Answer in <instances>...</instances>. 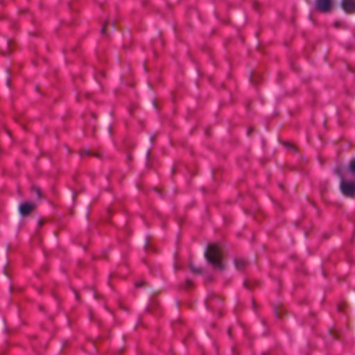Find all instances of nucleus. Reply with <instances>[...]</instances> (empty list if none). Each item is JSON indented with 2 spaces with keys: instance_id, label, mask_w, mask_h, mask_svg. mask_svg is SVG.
Wrapping results in <instances>:
<instances>
[{
  "instance_id": "obj_1",
  "label": "nucleus",
  "mask_w": 355,
  "mask_h": 355,
  "mask_svg": "<svg viewBox=\"0 0 355 355\" xmlns=\"http://www.w3.org/2000/svg\"><path fill=\"white\" fill-rule=\"evenodd\" d=\"M208 262L218 270H223L225 266L222 262V254L218 246L214 244L209 245L205 253Z\"/></svg>"
},
{
  "instance_id": "obj_2",
  "label": "nucleus",
  "mask_w": 355,
  "mask_h": 355,
  "mask_svg": "<svg viewBox=\"0 0 355 355\" xmlns=\"http://www.w3.org/2000/svg\"><path fill=\"white\" fill-rule=\"evenodd\" d=\"M343 168L341 166L337 167L335 170L336 174L340 178V187L342 193L348 197H353L355 195V182L345 181L343 176Z\"/></svg>"
},
{
  "instance_id": "obj_3",
  "label": "nucleus",
  "mask_w": 355,
  "mask_h": 355,
  "mask_svg": "<svg viewBox=\"0 0 355 355\" xmlns=\"http://www.w3.org/2000/svg\"><path fill=\"white\" fill-rule=\"evenodd\" d=\"M221 302V300L214 293L208 295L205 304L208 309H214Z\"/></svg>"
},
{
  "instance_id": "obj_4",
  "label": "nucleus",
  "mask_w": 355,
  "mask_h": 355,
  "mask_svg": "<svg viewBox=\"0 0 355 355\" xmlns=\"http://www.w3.org/2000/svg\"><path fill=\"white\" fill-rule=\"evenodd\" d=\"M315 7L322 12H329L331 7V0H315Z\"/></svg>"
},
{
  "instance_id": "obj_5",
  "label": "nucleus",
  "mask_w": 355,
  "mask_h": 355,
  "mask_svg": "<svg viewBox=\"0 0 355 355\" xmlns=\"http://www.w3.org/2000/svg\"><path fill=\"white\" fill-rule=\"evenodd\" d=\"M342 8L347 13H352L355 11V0H342Z\"/></svg>"
},
{
  "instance_id": "obj_6",
  "label": "nucleus",
  "mask_w": 355,
  "mask_h": 355,
  "mask_svg": "<svg viewBox=\"0 0 355 355\" xmlns=\"http://www.w3.org/2000/svg\"><path fill=\"white\" fill-rule=\"evenodd\" d=\"M34 209V205L28 202H24L19 206L20 214L23 216L28 215Z\"/></svg>"
},
{
  "instance_id": "obj_7",
  "label": "nucleus",
  "mask_w": 355,
  "mask_h": 355,
  "mask_svg": "<svg viewBox=\"0 0 355 355\" xmlns=\"http://www.w3.org/2000/svg\"><path fill=\"white\" fill-rule=\"evenodd\" d=\"M248 262L245 259L243 258H237L234 260V265L236 269L242 270L247 266Z\"/></svg>"
},
{
  "instance_id": "obj_8",
  "label": "nucleus",
  "mask_w": 355,
  "mask_h": 355,
  "mask_svg": "<svg viewBox=\"0 0 355 355\" xmlns=\"http://www.w3.org/2000/svg\"><path fill=\"white\" fill-rule=\"evenodd\" d=\"M7 49L6 50H2L1 51V53L3 54V55H7L10 53V51H11V42L10 40L8 41L7 42Z\"/></svg>"
},
{
  "instance_id": "obj_9",
  "label": "nucleus",
  "mask_w": 355,
  "mask_h": 355,
  "mask_svg": "<svg viewBox=\"0 0 355 355\" xmlns=\"http://www.w3.org/2000/svg\"><path fill=\"white\" fill-rule=\"evenodd\" d=\"M349 171L353 173V174H355V159H352L351 162H350V164L349 165Z\"/></svg>"
},
{
  "instance_id": "obj_10",
  "label": "nucleus",
  "mask_w": 355,
  "mask_h": 355,
  "mask_svg": "<svg viewBox=\"0 0 355 355\" xmlns=\"http://www.w3.org/2000/svg\"><path fill=\"white\" fill-rule=\"evenodd\" d=\"M189 267H190V269L191 270V271L195 273H200L201 272V269L194 267L191 263H190Z\"/></svg>"
},
{
  "instance_id": "obj_11",
  "label": "nucleus",
  "mask_w": 355,
  "mask_h": 355,
  "mask_svg": "<svg viewBox=\"0 0 355 355\" xmlns=\"http://www.w3.org/2000/svg\"><path fill=\"white\" fill-rule=\"evenodd\" d=\"M33 191H35V193H36L37 196L39 198H40V197H41V191H40V189H39V188H37V187H34V188H33Z\"/></svg>"
},
{
  "instance_id": "obj_12",
  "label": "nucleus",
  "mask_w": 355,
  "mask_h": 355,
  "mask_svg": "<svg viewBox=\"0 0 355 355\" xmlns=\"http://www.w3.org/2000/svg\"><path fill=\"white\" fill-rule=\"evenodd\" d=\"M108 22L107 21L105 24H104L101 28V33L104 34L106 31V26L107 25Z\"/></svg>"
},
{
  "instance_id": "obj_13",
  "label": "nucleus",
  "mask_w": 355,
  "mask_h": 355,
  "mask_svg": "<svg viewBox=\"0 0 355 355\" xmlns=\"http://www.w3.org/2000/svg\"><path fill=\"white\" fill-rule=\"evenodd\" d=\"M81 156H84V155H90V152L89 150H84L81 152Z\"/></svg>"
},
{
  "instance_id": "obj_14",
  "label": "nucleus",
  "mask_w": 355,
  "mask_h": 355,
  "mask_svg": "<svg viewBox=\"0 0 355 355\" xmlns=\"http://www.w3.org/2000/svg\"><path fill=\"white\" fill-rule=\"evenodd\" d=\"M142 284H143V282H138V283L136 284V286L137 287H140V286H141Z\"/></svg>"
},
{
  "instance_id": "obj_15",
  "label": "nucleus",
  "mask_w": 355,
  "mask_h": 355,
  "mask_svg": "<svg viewBox=\"0 0 355 355\" xmlns=\"http://www.w3.org/2000/svg\"><path fill=\"white\" fill-rule=\"evenodd\" d=\"M252 131V128H249L248 130V135H249Z\"/></svg>"
},
{
  "instance_id": "obj_16",
  "label": "nucleus",
  "mask_w": 355,
  "mask_h": 355,
  "mask_svg": "<svg viewBox=\"0 0 355 355\" xmlns=\"http://www.w3.org/2000/svg\"><path fill=\"white\" fill-rule=\"evenodd\" d=\"M187 284H188V286H191V282H190V281H189V280L187 282Z\"/></svg>"
},
{
  "instance_id": "obj_17",
  "label": "nucleus",
  "mask_w": 355,
  "mask_h": 355,
  "mask_svg": "<svg viewBox=\"0 0 355 355\" xmlns=\"http://www.w3.org/2000/svg\"><path fill=\"white\" fill-rule=\"evenodd\" d=\"M228 334H229L230 336H231V330H230V329H228Z\"/></svg>"
},
{
  "instance_id": "obj_18",
  "label": "nucleus",
  "mask_w": 355,
  "mask_h": 355,
  "mask_svg": "<svg viewBox=\"0 0 355 355\" xmlns=\"http://www.w3.org/2000/svg\"><path fill=\"white\" fill-rule=\"evenodd\" d=\"M335 26H336V27L339 26V24H338V22H336V23H335Z\"/></svg>"
},
{
  "instance_id": "obj_19",
  "label": "nucleus",
  "mask_w": 355,
  "mask_h": 355,
  "mask_svg": "<svg viewBox=\"0 0 355 355\" xmlns=\"http://www.w3.org/2000/svg\"><path fill=\"white\" fill-rule=\"evenodd\" d=\"M149 154H150V152H149V151H148V153H147V156H149Z\"/></svg>"
},
{
  "instance_id": "obj_20",
  "label": "nucleus",
  "mask_w": 355,
  "mask_h": 355,
  "mask_svg": "<svg viewBox=\"0 0 355 355\" xmlns=\"http://www.w3.org/2000/svg\"><path fill=\"white\" fill-rule=\"evenodd\" d=\"M76 297L78 299V294L76 293Z\"/></svg>"
}]
</instances>
